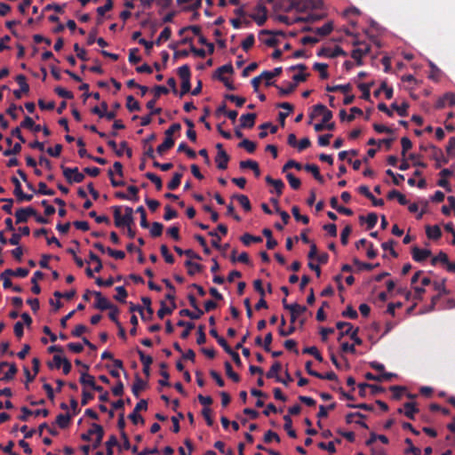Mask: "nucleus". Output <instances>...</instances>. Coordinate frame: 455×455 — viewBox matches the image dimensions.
Here are the masks:
<instances>
[{
  "label": "nucleus",
  "instance_id": "3",
  "mask_svg": "<svg viewBox=\"0 0 455 455\" xmlns=\"http://www.w3.org/2000/svg\"><path fill=\"white\" fill-rule=\"evenodd\" d=\"M320 115H322V122L323 124H327L332 118V112L331 110L323 104H316L313 107V113L310 115V118L313 119Z\"/></svg>",
  "mask_w": 455,
  "mask_h": 455
},
{
  "label": "nucleus",
  "instance_id": "40",
  "mask_svg": "<svg viewBox=\"0 0 455 455\" xmlns=\"http://www.w3.org/2000/svg\"><path fill=\"white\" fill-rule=\"evenodd\" d=\"M353 263H354V265H355L358 267L359 270H367V271H371L374 267H379V263L371 264V263L362 262L357 258L353 259Z\"/></svg>",
  "mask_w": 455,
  "mask_h": 455
},
{
  "label": "nucleus",
  "instance_id": "34",
  "mask_svg": "<svg viewBox=\"0 0 455 455\" xmlns=\"http://www.w3.org/2000/svg\"><path fill=\"white\" fill-rule=\"evenodd\" d=\"M126 108L130 112L141 110L140 103L134 99V97L132 95L127 96Z\"/></svg>",
  "mask_w": 455,
  "mask_h": 455
},
{
  "label": "nucleus",
  "instance_id": "45",
  "mask_svg": "<svg viewBox=\"0 0 455 455\" xmlns=\"http://www.w3.org/2000/svg\"><path fill=\"white\" fill-rule=\"evenodd\" d=\"M116 291L117 292L116 295L114 296V299L120 303H126V298L128 296L127 291L124 286L116 287Z\"/></svg>",
  "mask_w": 455,
  "mask_h": 455
},
{
  "label": "nucleus",
  "instance_id": "10",
  "mask_svg": "<svg viewBox=\"0 0 455 455\" xmlns=\"http://www.w3.org/2000/svg\"><path fill=\"white\" fill-rule=\"evenodd\" d=\"M152 91H153V93H154V99H152L151 100L148 101V103L146 105L148 109H153V108L156 105V102L157 99L162 94H168L170 92V89L167 88L164 85H156L153 88Z\"/></svg>",
  "mask_w": 455,
  "mask_h": 455
},
{
  "label": "nucleus",
  "instance_id": "17",
  "mask_svg": "<svg viewBox=\"0 0 455 455\" xmlns=\"http://www.w3.org/2000/svg\"><path fill=\"white\" fill-rule=\"evenodd\" d=\"M136 350L140 355V360L143 364V373L148 377L150 374V364L153 363V358L150 355H145V353L139 347H137Z\"/></svg>",
  "mask_w": 455,
  "mask_h": 455
},
{
  "label": "nucleus",
  "instance_id": "36",
  "mask_svg": "<svg viewBox=\"0 0 455 455\" xmlns=\"http://www.w3.org/2000/svg\"><path fill=\"white\" fill-rule=\"evenodd\" d=\"M180 315L188 316L192 320L199 319L204 314L202 309H195V311H190L189 309H182L180 311Z\"/></svg>",
  "mask_w": 455,
  "mask_h": 455
},
{
  "label": "nucleus",
  "instance_id": "33",
  "mask_svg": "<svg viewBox=\"0 0 455 455\" xmlns=\"http://www.w3.org/2000/svg\"><path fill=\"white\" fill-rule=\"evenodd\" d=\"M284 420V429L286 430L288 435L291 438H296L297 434L296 431L292 428V420L290 415H284L283 416Z\"/></svg>",
  "mask_w": 455,
  "mask_h": 455
},
{
  "label": "nucleus",
  "instance_id": "6",
  "mask_svg": "<svg viewBox=\"0 0 455 455\" xmlns=\"http://www.w3.org/2000/svg\"><path fill=\"white\" fill-rule=\"evenodd\" d=\"M216 148H218V153L215 157L217 167L220 170H226L228 168V163L230 157L227 154V152L222 148V145L220 143L217 144Z\"/></svg>",
  "mask_w": 455,
  "mask_h": 455
},
{
  "label": "nucleus",
  "instance_id": "25",
  "mask_svg": "<svg viewBox=\"0 0 455 455\" xmlns=\"http://www.w3.org/2000/svg\"><path fill=\"white\" fill-rule=\"evenodd\" d=\"M165 138L164 142L156 148V152L159 155H163L165 151L171 148L170 142V129H166L164 132Z\"/></svg>",
  "mask_w": 455,
  "mask_h": 455
},
{
  "label": "nucleus",
  "instance_id": "15",
  "mask_svg": "<svg viewBox=\"0 0 455 455\" xmlns=\"http://www.w3.org/2000/svg\"><path fill=\"white\" fill-rule=\"evenodd\" d=\"M53 361L55 362V367L59 369L61 365L63 367V373L65 375L69 374L72 369V364L69 360L66 357H61L59 355H53Z\"/></svg>",
  "mask_w": 455,
  "mask_h": 455
},
{
  "label": "nucleus",
  "instance_id": "12",
  "mask_svg": "<svg viewBox=\"0 0 455 455\" xmlns=\"http://www.w3.org/2000/svg\"><path fill=\"white\" fill-rule=\"evenodd\" d=\"M431 251L428 249H420L417 246L412 247V259L417 262H422L431 256Z\"/></svg>",
  "mask_w": 455,
  "mask_h": 455
},
{
  "label": "nucleus",
  "instance_id": "62",
  "mask_svg": "<svg viewBox=\"0 0 455 455\" xmlns=\"http://www.w3.org/2000/svg\"><path fill=\"white\" fill-rule=\"evenodd\" d=\"M208 235L212 237V240L211 242L212 245L215 249L220 250L221 249V245H220L221 237L218 235V233L215 230H212V231H210L208 233Z\"/></svg>",
  "mask_w": 455,
  "mask_h": 455
},
{
  "label": "nucleus",
  "instance_id": "44",
  "mask_svg": "<svg viewBox=\"0 0 455 455\" xmlns=\"http://www.w3.org/2000/svg\"><path fill=\"white\" fill-rule=\"evenodd\" d=\"M224 366H225L227 376L229 379H231L234 382H239L240 381V377H239V375L237 373H235L233 371L231 363L228 361H227V362H225Z\"/></svg>",
  "mask_w": 455,
  "mask_h": 455
},
{
  "label": "nucleus",
  "instance_id": "58",
  "mask_svg": "<svg viewBox=\"0 0 455 455\" xmlns=\"http://www.w3.org/2000/svg\"><path fill=\"white\" fill-rule=\"evenodd\" d=\"M60 168L62 170L63 176L65 177L67 182L72 184V177L74 175V172H76V167L68 168L65 167L64 165H60Z\"/></svg>",
  "mask_w": 455,
  "mask_h": 455
},
{
  "label": "nucleus",
  "instance_id": "19",
  "mask_svg": "<svg viewBox=\"0 0 455 455\" xmlns=\"http://www.w3.org/2000/svg\"><path fill=\"white\" fill-rule=\"evenodd\" d=\"M417 412H419V409L416 407V403L411 402L404 403V411L401 408L398 409V413H404V415L411 420L415 419Z\"/></svg>",
  "mask_w": 455,
  "mask_h": 455
},
{
  "label": "nucleus",
  "instance_id": "28",
  "mask_svg": "<svg viewBox=\"0 0 455 455\" xmlns=\"http://www.w3.org/2000/svg\"><path fill=\"white\" fill-rule=\"evenodd\" d=\"M224 73H228V74L234 73V68H233V66L231 65V63H228V64H226V65H223V66L218 68L213 75V77L217 78L219 80V79H220V77H224L223 76Z\"/></svg>",
  "mask_w": 455,
  "mask_h": 455
},
{
  "label": "nucleus",
  "instance_id": "49",
  "mask_svg": "<svg viewBox=\"0 0 455 455\" xmlns=\"http://www.w3.org/2000/svg\"><path fill=\"white\" fill-rule=\"evenodd\" d=\"M28 269L24 267H18L15 270H12L11 268L5 269V274L12 275V276L17 277H26L28 275Z\"/></svg>",
  "mask_w": 455,
  "mask_h": 455
},
{
  "label": "nucleus",
  "instance_id": "38",
  "mask_svg": "<svg viewBox=\"0 0 455 455\" xmlns=\"http://www.w3.org/2000/svg\"><path fill=\"white\" fill-rule=\"evenodd\" d=\"M351 90H352V86H351L350 84H338V85H333V86H331V85H327L326 86V91L330 92H337V91H340L343 93H347Z\"/></svg>",
  "mask_w": 455,
  "mask_h": 455
},
{
  "label": "nucleus",
  "instance_id": "64",
  "mask_svg": "<svg viewBox=\"0 0 455 455\" xmlns=\"http://www.w3.org/2000/svg\"><path fill=\"white\" fill-rule=\"evenodd\" d=\"M164 226L159 222H153L150 229V234L153 237H157L162 235Z\"/></svg>",
  "mask_w": 455,
  "mask_h": 455
},
{
  "label": "nucleus",
  "instance_id": "24",
  "mask_svg": "<svg viewBox=\"0 0 455 455\" xmlns=\"http://www.w3.org/2000/svg\"><path fill=\"white\" fill-rule=\"evenodd\" d=\"M71 418L72 416L68 412L66 414H59L56 417L55 422L61 429H65L68 427Z\"/></svg>",
  "mask_w": 455,
  "mask_h": 455
},
{
  "label": "nucleus",
  "instance_id": "2",
  "mask_svg": "<svg viewBox=\"0 0 455 455\" xmlns=\"http://www.w3.org/2000/svg\"><path fill=\"white\" fill-rule=\"evenodd\" d=\"M336 328L340 330L338 340L340 341L344 336H349L356 345H361L363 340L358 337L359 328L353 329V324L348 322H337Z\"/></svg>",
  "mask_w": 455,
  "mask_h": 455
},
{
  "label": "nucleus",
  "instance_id": "14",
  "mask_svg": "<svg viewBox=\"0 0 455 455\" xmlns=\"http://www.w3.org/2000/svg\"><path fill=\"white\" fill-rule=\"evenodd\" d=\"M282 369V364L280 362L275 361L269 371L266 373L267 379H275L276 382H280L283 384H286V381H283V379L278 375V372Z\"/></svg>",
  "mask_w": 455,
  "mask_h": 455
},
{
  "label": "nucleus",
  "instance_id": "37",
  "mask_svg": "<svg viewBox=\"0 0 455 455\" xmlns=\"http://www.w3.org/2000/svg\"><path fill=\"white\" fill-rule=\"evenodd\" d=\"M267 128L270 129V133H272V134L275 133L277 132V129H278L276 125H274V124H272L269 122L262 124L259 126V129H261L263 131L259 133V137L260 139H264V138H266L267 136V132L265 131Z\"/></svg>",
  "mask_w": 455,
  "mask_h": 455
},
{
  "label": "nucleus",
  "instance_id": "59",
  "mask_svg": "<svg viewBox=\"0 0 455 455\" xmlns=\"http://www.w3.org/2000/svg\"><path fill=\"white\" fill-rule=\"evenodd\" d=\"M146 178L148 179L151 182H153L156 185V188L157 190H161L163 188L162 180L161 179L153 172H147L145 174Z\"/></svg>",
  "mask_w": 455,
  "mask_h": 455
},
{
  "label": "nucleus",
  "instance_id": "8",
  "mask_svg": "<svg viewBox=\"0 0 455 455\" xmlns=\"http://www.w3.org/2000/svg\"><path fill=\"white\" fill-rule=\"evenodd\" d=\"M79 382L84 387H90L94 391L102 392L103 390V387L101 386L96 384L94 377L90 375L86 371L81 372Z\"/></svg>",
  "mask_w": 455,
  "mask_h": 455
},
{
  "label": "nucleus",
  "instance_id": "31",
  "mask_svg": "<svg viewBox=\"0 0 455 455\" xmlns=\"http://www.w3.org/2000/svg\"><path fill=\"white\" fill-rule=\"evenodd\" d=\"M240 240L245 246H249L251 243H261L263 241L260 236L252 235L249 233L243 234Z\"/></svg>",
  "mask_w": 455,
  "mask_h": 455
},
{
  "label": "nucleus",
  "instance_id": "21",
  "mask_svg": "<svg viewBox=\"0 0 455 455\" xmlns=\"http://www.w3.org/2000/svg\"><path fill=\"white\" fill-rule=\"evenodd\" d=\"M147 387V381L143 380L138 373L135 375V381L132 387V394L135 397L140 396V392Z\"/></svg>",
  "mask_w": 455,
  "mask_h": 455
},
{
  "label": "nucleus",
  "instance_id": "13",
  "mask_svg": "<svg viewBox=\"0 0 455 455\" xmlns=\"http://www.w3.org/2000/svg\"><path fill=\"white\" fill-rule=\"evenodd\" d=\"M91 427H93V432H95V435H96V438L94 439L92 447V449H97L100 446V444L102 443V440H103V437L105 435V431H104L103 427L97 423H92Z\"/></svg>",
  "mask_w": 455,
  "mask_h": 455
},
{
  "label": "nucleus",
  "instance_id": "18",
  "mask_svg": "<svg viewBox=\"0 0 455 455\" xmlns=\"http://www.w3.org/2000/svg\"><path fill=\"white\" fill-rule=\"evenodd\" d=\"M455 106V94L452 93V92H447L445 93L443 97H441L436 104H435V108H443L445 106Z\"/></svg>",
  "mask_w": 455,
  "mask_h": 455
},
{
  "label": "nucleus",
  "instance_id": "57",
  "mask_svg": "<svg viewBox=\"0 0 455 455\" xmlns=\"http://www.w3.org/2000/svg\"><path fill=\"white\" fill-rule=\"evenodd\" d=\"M0 203H5L2 206V210L6 212L7 214H12V205L14 203V200L12 198H0Z\"/></svg>",
  "mask_w": 455,
  "mask_h": 455
},
{
  "label": "nucleus",
  "instance_id": "53",
  "mask_svg": "<svg viewBox=\"0 0 455 455\" xmlns=\"http://www.w3.org/2000/svg\"><path fill=\"white\" fill-rule=\"evenodd\" d=\"M54 92L61 98L71 100L74 98V94L72 92L66 90L61 86H57L54 88Z\"/></svg>",
  "mask_w": 455,
  "mask_h": 455
},
{
  "label": "nucleus",
  "instance_id": "55",
  "mask_svg": "<svg viewBox=\"0 0 455 455\" xmlns=\"http://www.w3.org/2000/svg\"><path fill=\"white\" fill-rule=\"evenodd\" d=\"M255 37L253 34H250L246 36V38L242 42L241 46L243 51L248 52L254 44Z\"/></svg>",
  "mask_w": 455,
  "mask_h": 455
},
{
  "label": "nucleus",
  "instance_id": "32",
  "mask_svg": "<svg viewBox=\"0 0 455 455\" xmlns=\"http://www.w3.org/2000/svg\"><path fill=\"white\" fill-rule=\"evenodd\" d=\"M232 198H235L244 211L250 212L251 210V202L245 195H234Z\"/></svg>",
  "mask_w": 455,
  "mask_h": 455
},
{
  "label": "nucleus",
  "instance_id": "54",
  "mask_svg": "<svg viewBox=\"0 0 455 455\" xmlns=\"http://www.w3.org/2000/svg\"><path fill=\"white\" fill-rule=\"evenodd\" d=\"M113 0H107L104 5L100 6L96 9L97 14L99 16H104L107 12H109L113 9Z\"/></svg>",
  "mask_w": 455,
  "mask_h": 455
},
{
  "label": "nucleus",
  "instance_id": "16",
  "mask_svg": "<svg viewBox=\"0 0 455 455\" xmlns=\"http://www.w3.org/2000/svg\"><path fill=\"white\" fill-rule=\"evenodd\" d=\"M257 115L255 113L243 114L240 116V127L243 129H251L255 124Z\"/></svg>",
  "mask_w": 455,
  "mask_h": 455
},
{
  "label": "nucleus",
  "instance_id": "42",
  "mask_svg": "<svg viewBox=\"0 0 455 455\" xmlns=\"http://www.w3.org/2000/svg\"><path fill=\"white\" fill-rule=\"evenodd\" d=\"M15 81L18 83V84L20 85V89L24 93H26V94L28 93V92H29V85L27 83V77L24 75L20 74V75L16 76Z\"/></svg>",
  "mask_w": 455,
  "mask_h": 455
},
{
  "label": "nucleus",
  "instance_id": "43",
  "mask_svg": "<svg viewBox=\"0 0 455 455\" xmlns=\"http://www.w3.org/2000/svg\"><path fill=\"white\" fill-rule=\"evenodd\" d=\"M259 11H262L264 14L262 16H258L256 14H251V18L255 20L258 26H263L267 20V15H266V7L262 5H258Z\"/></svg>",
  "mask_w": 455,
  "mask_h": 455
},
{
  "label": "nucleus",
  "instance_id": "60",
  "mask_svg": "<svg viewBox=\"0 0 455 455\" xmlns=\"http://www.w3.org/2000/svg\"><path fill=\"white\" fill-rule=\"evenodd\" d=\"M136 212H139L140 214V226L143 228H148L149 227V223L147 220V213L145 208L143 206H139L136 209Z\"/></svg>",
  "mask_w": 455,
  "mask_h": 455
},
{
  "label": "nucleus",
  "instance_id": "39",
  "mask_svg": "<svg viewBox=\"0 0 455 455\" xmlns=\"http://www.w3.org/2000/svg\"><path fill=\"white\" fill-rule=\"evenodd\" d=\"M313 68L320 73L321 79H327L329 77V73L327 71V64L315 62L313 65Z\"/></svg>",
  "mask_w": 455,
  "mask_h": 455
},
{
  "label": "nucleus",
  "instance_id": "48",
  "mask_svg": "<svg viewBox=\"0 0 455 455\" xmlns=\"http://www.w3.org/2000/svg\"><path fill=\"white\" fill-rule=\"evenodd\" d=\"M303 353L313 355L315 358V360H317L320 363H322L323 361V358L316 347L313 346V347H305L303 349Z\"/></svg>",
  "mask_w": 455,
  "mask_h": 455
},
{
  "label": "nucleus",
  "instance_id": "63",
  "mask_svg": "<svg viewBox=\"0 0 455 455\" xmlns=\"http://www.w3.org/2000/svg\"><path fill=\"white\" fill-rule=\"evenodd\" d=\"M390 390L393 393V398L395 400L401 399L406 388L402 386H392L390 387Z\"/></svg>",
  "mask_w": 455,
  "mask_h": 455
},
{
  "label": "nucleus",
  "instance_id": "26",
  "mask_svg": "<svg viewBox=\"0 0 455 455\" xmlns=\"http://www.w3.org/2000/svg\"><path fill=\"white\" fill-rule=\"evenodd\" d=\"M185 266L188 268V273L190 275H194L196 273H200L204 269V266L201 264H198L196 262H193L192 260H186Z\"/></svg>",
  "mask_w": 455,
  "mask_h": 455
},
{
  "label": "nucleus",
  "instance_id": "50",
  "mask_svg": "<svg viewBox=\"0 0 455 455\" xmlns=\"http://www.w3.org/2000/svg\"><path fill=\"white\" fill-rule=\"evenodd\" d=\"M404 443L408 445V448L404 450L405 454H410V453H411L413 455H420L421 454L420 449L418 447H415L413 445L411 439L406 438L404 440Z\"/></svg>",
  "mask_w": 455,
  "mask_h": 455
},
{
  "label": "nucleus",
  "instance_id": "35",
  "mask_svg": "<svg viewBox=\"0 0 455 455\" xmlns=\"http://www.w3.org/2000/svg\"><path fill=\"white\" fill-rule=\"evenodd\" d=\"M105 446H106V450H107L106 455H113L114 454L113 448L115 446H119V443H118L116 436L115 435H111L109 436V439L105 443Z\"/></svg>",
  "mask_w": 455,
  "mask_h": 455
},
{
  "label": "nucleus",
  "instance_id": "1",
  "mask_svg": "<svg viewBox=\"0 0 455 455\" xmlns=\"http://www.w3.org/2000/svg\"><path fill=\"white\" fill-rule=\"evenodd\" d=\"M178 75L181 79V88L179 92L176 87V84L174 79L172 78V95H179L180 98H182L185 94L190 92L191 84H190V68L188 65H183L178 68Z\"/></svg>",
  "mask_w": 455,
  "mask_h": 455
},
{
  "label": "nucleus",
  "instance_id": "11",
  "mask_svg": "<svg viewBox=\"0 0 455 455\" xmlns=\"http://www.w3.org/2000/svg\"><path fill=\"white\" fill-rule=\"evenodd\" d=\"M202 4V0H177V4L181 11L197 10Z\"/></svg>",
  "mask_w": 455,
  "mask_h": 455
},
{
  "label": "nucleus",
  "instance_id": "46",
  "mask_svg": "<svg viewBox=\"0 0 455 455\" xmlns=\"http://www.w3.org/2000/svg\"><path fill=\"white\" fill-rule=\"evenodd\" d=\"M291 213L297 221H301L303 224L309 223V218L307 215H301L297 205L292 206Z\"/></svg>",
  "mask_w": 455,
  "mask_h": 455
},
{
  "label": "nucleus",
  "instance_id": "41",
  "mask_svg": "<svg viewBox=\"0 0 455 455\" xmlns=\"http://www.w3.org/2000/svg\"><path fill=\"white\" fill-rule=\"evenodd\" d=\"M238 147L244 148L248 153L252 154L255 152L257 145L255 142L248 139H244L238 144Z\"/></svg>",
  "mask_w": 455,
  "mask_h": 455
},
{
  "label": "nucleus",
  "instance_id": "22",
  "mask_svg": "<svg viewBox=\"0 0 455 455\" xmlns=\"http://www.w3.org/2000/svg\"><path fill=\"white\" fill-rule=\"evenodd\" d=\"M6 367H9V369L6 372H4V376L0 378V380L9 382L15 378V375L18 372V368L15 363H9V364Z\"/></svg>",
  "mask_w": 455,
  "mask_h": 455
},
{
  "label": "nucleus",
  "instance_id": "7",
  "mask_svg": "<svg viewBox=\"0 0 455 455\" xmlns=\"http://www.w3.org/2000/svg\"><path fill=\"white\" fill-rule=\"evenodd\" d=\"M93 295L96 299V302L93 305L94 308L105 311L113 307V304L100 291H93Z\"/></svg>",
  "mask_w": 455,
  "mask_h": 455
},
{
  "label": "nucleus",
  "instance_id": "29",
  "mask_svg": "<svg viewBox=\"0 0 455 455\" xmlns=\"http://www.w3.org/2000/svg\"><path fill=\"white\" fill-rule=\"evenodd\" d=\"M333 30V23L329 21L320 28H315V33L320 36H326Z\"/></svg>",
  "mask_w": 455,
  "mask_h": 455
},
{
  "label": "nucleus",
  "instance_id": "30",
  "mask_svg": "<svg viewBox=\"0 0 455 455\" xmlns=\"http://www.w3.org/2000/svg\"><path fill=\"white\" fill-rule=\"evenodd\" d=\"M445 283H446V278H443L441 281L433 282L434 289L438 291L437 294H440L441 297L443 295H447L450 293V291L446 289Z\"/></svg>",
  "mask_w": 455,
  "mask_h": 455
},
{
  "label": "nucleus",
  "instance_id": "61",
  "mask_svg": "<svg viewBox=\"0 0 455 455\" xmlns=\"http://www.w3.org/2000/svg\"><path fill=\"white\" fill-rule=\"evenodd\" d=\"M371 84H360L358 85L359 90L362 92V98L364 100H370L371 94H370V89H371Z\"/></svg>",
  "mask_w": 455,
  "mask_h": 455
},
{
  "label": "nucleus",
  "instance_id": "5",
  "mask_svg": "<svg viewBox=\"0 0 455 455\" xmlns=\"http://www.w3.org/2000/svg\"><path fill=\"white\" fill-rule=\"evenodd\" d=\"M429 148L430 157L435 161L436 169H439L442 164H446L448 163V158L443 156L442 149L432 144H429Z\"/></svg>",
  "mask_w": 455,
  "mask_h": 455
},
{
  "label": "nucleus",
  "instance_id": "52",
  "mask_svg": "<svg viewBox=\"0 0 455 455\" xmlns=\"http://www.w3.org/2000/svg\"><path fill=\"white\" fill-rule=\"evenodd\" d=\"M286 179L291 188L297 190L301 186V181L299 178L295 177L291 172L286 174Z\"/></svg>",
  "mask_w": 455,
  "mask_h": 455
},
{
  "label": "nucleus",
  "instance_id": "20",
  "mask_svg": "<svg viewBox=\"0 0 455 455\" xmlns=\"http://www.w3.org/2000/svg\"><path fill=\"white\" fill-rule=\"evenodd\" d=\"M265 181L268 184L273 186L277 197H279L283 194V189L284 188V183L282 180H275L271 176L267 175L265 177Z\"/></svg>",
  "mask_w": 455,
  "mask_h": 455
},
{
  "label": "nucleus",
  "instance_id": "51",
  "mask_svg": "<svg viewBox=\"0 0 455 455\" xmlns=\"http://www.w3.org/2000/svg\"><path fill=\"white\" fill-rule=\"evenodd\" d=\"M178 152H185L188 158L195 159L196 157V153L190 148L185 142H182L178 147Z\"/></svg>",
  "mask_w": 455,
  "mask_h": 455
},
{
  "label": "nucleus",
  "instance_id": "56",
  "mask_svg": "<svg viewBox=\"0 0 455 455\" xmlns=\"http://www.w3.org/2000/svg\"><path fill=\"white\" fill-rule=\"evenodd\" d=\"M123 217L124 220L126 222V227H130L134 221L133 209L132 207L126 206L124 208V215Z\"/></svg>",
  "mask_w": 455,
  "mask_h": 455
},
{
  "label": "nucleus",
  "instance_id": "47",
  "mask_svg": "<svg viewBox=\"0 0 455 455\" xmlns=\"http://www.w3.org/2000/svg\"><path fill=\"white\" fill-rule=\"evenodd\" d=\"M409 104L403 102L402 105H397L395 102L391 104V108L395 110L400 116H406L408 115Z\"/></svg>",
  "mask_w": 455,
  "mask_h": 455
},
{
  "label": "nucleus",
  "instance_id": "4",
  "mask_svg": "<svg viewBox=\"0 0 455 455\" xmlns=\"http://www.w3.org/2000/svg\"><path fill=\"white\" fill-rule=\"evenodd\" d=\"M148 401L141 399L135 406L133 411L129 414L128 418L132 421L133 424H138L139 421L144 423V419L139 414L140 411H147Z\"/></svg>",
  "mask_w": 455,
  "mask_h": 455
},
{
  "label": "nucleus",
  "instance_id": "23",
  "mask_svg": "<svg viewBox=\"0 0 455 455\" xmlns=\"http://www.w3.org/2000/svg\"><path fill=\"white\" fill-rule=\"evenodd\" d=\"M426 234L429 239L437 240L442 236V231L439 226H427Z\"/></svg>",
  "mask_w": 455,
  "mask_h": 455
},
{
  "label": "nucleus",
  "instance_id": "9",
  "mask_svg": "<svg viewBox=\"0 0 455 455\" xmlns=\"http://www.w3.org/2000/svg\"><path fill=\"white\" fill-rule=\"evenodd\" d=\"M317 55L319 57H328L333 59L338 56H347V52L340 46H335L333 51L328 47H323L318 51Z\"/></svg>",
  "mask_w": 455,
  "mask_h": 455
},
{
  "label": "nucleus",
  "instance_id": "27",
  "mask_svg": "<svg viewBox=\"0 0 455 455\" xmlns=\"http://www.w3.org/2000/svg\"><path fill=\"white\" fill-rule=\"evenodd\" d=\"M92 113L97 115L100 118H107L111 121L114 120L116 116V113L115 112H102L99 106H95L91 109Z\"/></svg>",
  "mask_w": 455,
  "mask_h": 455
}]
</instances>
